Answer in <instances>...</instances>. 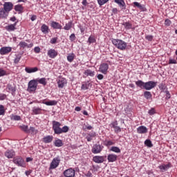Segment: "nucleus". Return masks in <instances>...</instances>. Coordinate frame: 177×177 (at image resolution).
Wrapping results in <instances>:
<instances>
[{
  "label": "nucleus",
  "mask_w": 177,
  "mask_h": 177,
  "mask_svg": "<svg viewBox=\"0 0 177 177\" xmlns=\"http://www.w3.org/2000/svg\"><path fill=\"white\" fill-rule=\"evenodd\" d=\"M102 150H103V146L95 144L92 148V153H93V154H99Z\"/></svg>",
  "instance_id": "9b49d317"
},
{
  "label": "nucleus",
  "mask_w": 177,
  "mask_h": 177,
  "mask_svg": "<svg viewBox=\"0 0 177 177\" xmlns=\"http://www.w3.org/2000/svg\"><path fill=\"white\" fill-rule=\"evenodd\" d=\"M93 129V127H92V126H91V125L83 127L84 131H86V129H87L88 131H91V130Z\"/></svg>",
  "instance_id": "052dcab7"
},
{
  "label": "nucleus",
  "mask_w": 177,
  "mask_h": 177,
  "mask_svg": "<svg viewBox=\"0 0 177 177\" xmlns=\"http://www.w3.org/2000/svg\"><path fill=\"white\" fill-rule=\"evenodd\" d=\"M156 86H157V82L149 81L145 82L144 89L146 91H151V89L156 88Z\"/></svg>",
  "instance_id": "423d86ee"
},
{
  "label": "nucleus",
  "mask_w": 177,
  "mask_h": 177,
  "mask_svg": "<svg viewBox=\"0 0 177 177\" xmlns=\"http://www.w3.org/2000/svg\"><path fill=\"white\" fill-rule=\"evenodd\" d=\"M53 140V136H47L43 138V142L44 143H50Z\"/></svg>",
  "instance_id": "7c9ffc66"
},
{
  "label": "nucleus",
  "mask_w": 177,
  "mask_h": 177,
  "mask_svg": "<svg viewBox=\"0 0 177 177\" xmlns=\"http://www.w3.org/2000/svg\"><path fill=\"white\" fill-rule=\"evenodd\" d=\"M71 27H73V21H69L65 24L64 26L63 30H66V31H68V30H71Z\"/></svg>",
  "instance_id": "4c0bfd02"
},
{
  "label": "nucleus",
  "mask_w": 177,
  "mask_h": 177,
  "mask_svg": "<svg viewBox=\"0 0 177 177\" xmlns=\"http://www.w3.org/2000/svg\"><path fill=\"white\" fill-rule=\"evenodd\" d=\"M93 161L96 162V164H102V162H104V157L96 156L93 158Z\"/></svg>",
  "instance_id": "6ab92c4d"
},
{
  "label": "nucleus",
  "mask_w": 177,
  "mask_h": 177,
  "mask_svg": "<svg viewBox=\"0 0 177 177\" xmlns=\"http://www.w3.org/2000/svg\"><path fill=\"white\" fill-rule=\"evenodd\" d=\"M50 43L52 45H55V44H57V37H53V38L50 39Z\"/></svg>",
  "instance_id": "603ef678"
},
{
  "label": "nucleus",
  "mask_w": 177,
  "mask_h": 177,
  "mask_svg": "<svg viewBox=\"0 0 177 177\" xmlns=\"http://www.w3.org/2000/svg\"><path fill=\"white\" fill-rule=\"evenodd\" d=\"M123 26L126 30H131V28H132V24L129 22L123 23Z\"/></svg>",
  "instance_id": "c03bdc74"
},
{
  "label": "nucleus",
  "mask_w": 177,
  "mask_h": 177,
  "mask_svg": "<svg viewBox=\"0 0 177 177\" xmlns=\"http://www.w3.org/2000/svg\"><path fill=\"white\" fill-rule=\"evenodd\" d=\"M41 31L43 34H49V31H50V30L49 29V26L44 24L41 26Z\"/></svg>",
  "instance_id": "aec40b11"
},
{
  "label": "nucleus",
  "mask_w": 177,
  "mask_h": 177,
  "mask_svg": "<svg viewBox=\"0 0 177 177\" xmlns=\"http://www.w3.org/2000/svg\"><path fill=\"white\" fill-rule=\"evenodd\" d=\"M34 51L35 53H39V52H41V48H39V46H36L34 48Z\"/></svg>",
  "instance_id": "0e129e2a"
},
{
  "label": "nucleus",
  "mask_w": 177,
  "mask_h": 177,
  "mask_svg": "<svg viewBox=\"0 0 177 177\" xmlns=\"http://www.w3.org/2000/svg\"><path fill=\"white\" fill-rule=\"evenodd\" d=\"M15 12H18V13H23L24 8L21 4H18L15 6Z\"/></svg>",
  "instance_id": "c756f323"
},
{
  "label": "nucleus",
  "mask_w": 177,
  "mask_h": 177,
  "mask_svg": "<svg viewBox=\"0 0 177 177\" xmlns=\"http://www.w3.org/2000/svg\"><path fill=\"white\" fill-rule=\"evenodd\" d=\"M166 88H167V86H165V84L160 83L159 84V89H160V91H165Z\"/></svg>",
  "instance_id": "3c124183"
},
{
  "label": "nucleus",
  "mask_w": 177,
  "mask_h": 177,
  "mask_svg": "<svg viewBox=\"0 0 177 177\" xmlns=\"http://www.w3.org/2000/svg\"><path fill=\"white\" fill-rule=\"evenodd\" d=\"M74 59H75V54L73 53L68 54L67 60L68 62H69V63H73Z\"/></svg>",
  "instance_id": "473e14b6"
},
{
  "label": "nucleus",
  "mask_w": 177,
  "mask_h": 177,
  "mask_svg": "<svg viewBox=\"0 0 177 177\" xmlns=\"http://www.w3.org/2000/svg\"><path fill=\"white\" fill-rule=\"evenodd\" d=\"M113 145H114V142L111 140H105L104 142V145L108 147L110 146H113Z\"/></svg>",
  "instance_id": "09e8293b"
},
{
  "label": "nucleus",
  "mask_w": 177,
  "mask_h": 177,
  "mask_svg": "<svg viewBox=\"0 0 177 177\" xmlns=\"http://www.w3.org/2000/svg\"><path fill=\"white\" fill-rule=\"evenodd\" d=\"M91 87H92V83L89 82H85L82 84L81 89H82V91H86Z\"/></svg>",
  "instance_id": "412c9836"
},
{
  "label": "nucleus",
  "mask_w": 177,
  "mask_h": 177,
  "mask_svg": "<svg viewBox=\"0 0 177 177\" xmlns=\"http://www.w3.org/2000/svg\"><path fill=\"white\" fill-rule=\"evenodd\" d=\"M6 75V71L3 70V68H0V77H5Z\"/></svg>",
  "instance_id": "13d9d810"
},
{
  "label": "nucleus",
  "mask_w": 177,
  "mask_h": 177,
  "mask_svg": "<svg viewBox=\"0 0 177 177\" xmlns=\"http://www.w3.org/2000/svg\"><path fill=\"white\" fill-rule=\"evenodd\" d=\"M19 46H20V48H22L23 49L28 48H32V46H34V44L30 43V44H27L26 43V41H20L19 44Z\"/></svg>",
  "instance_id": "a211bd4d"
},
{
  "label": "nucleus",
  "mask_w": 177,
  "mask_h": 177,
  "mask_svg": "<svg viewBox=\"0 0 177 177\" xmlns=\"http://www.w3.org/2000/svg\"><path fill=\"white\" fill-rule=\"evenodd\" d=\"M50 26L54 30H63V26H62L59 22L55 21H51Z\"/></svg>",
  "instance_id": "4468645a"
},
{
  "label": "nucleus",
  "mask_w": 177,
  "mask_h": 177,
  "mask_svg": "<svg viewBox=\"0 0 177 177\" xmlns=\"http://www.w3.org/2000/svg\"><path fill=\"white\" fill-rule=\"evenodd\" d=\"M15 151L13 150H8L5 152V156L7 157V158H13L15 156Z\"/></svg>",
  "instance_id": "a878e982"
},
{
  "label": "nucleus",
  "mask_w": 177,
  "mask_h": 177,
  "mask_svg": "<svg viewBox=\"0 0 177 177\" xmlns=\"http://www.w3.org/2000/svg\"><path fill=\"white\" fill-rule=\"evenodd\" d=\"M35 80L37 85H38V84H40L41 85H43V86H46V78L41 77V78H37Z\"/></svg>",
  "instance_id": "5701e85b"
},
{
  "label": "nucleus",
  "mask_w": 177,
  "mask_h": 177,
  "mask_svg": "<svg viewBox=\"0 0 177 177\" xmlns=\"http://www.w3.org/2000/svg\"><path fill=\"white\" fill-rule=\"evenodd\" d=\"M109 1V0H97V3H98V5H100V6H103V5H104L105 3H107Z\"/></svg>",
  "instance_id": "de8ad7c7"
},
{
  "label": "nucleus",
  "mask_w": 177,
  "mask_h": 177,
  "mask_svg": "<svg viewBox=\"0 0 177 177\" xmlns=\"http://www.w3.org/2000/svg\"><path fill=\"white\" fill-rule=\"evenodd\" d=\"M3 10L9 14V12L13 10V3L12 2H5L3 5Z\"/></svg>",
  "instance_id": "9d476101"
},
{
  "label": "nucleus",
  "mask_w": 177,
  "mask_h": 177,
  "mask_svg": "<svg viewBox=\"0 0 177 177\" xmlns=\"http://www.w3.org/2000/svg\"><path fill=\"white\" fill-rule=\"evenodd\" d=\"M153 38H154V37L153 35H147L145 37V39H147V41H153Z\"/></svg>",
  "instance_id": "680f3d73"
},
{
  "label": "nucleus",
  "mask_w": 177,
  "mask_h": 177,
  "mask_svg": "<svg viewBox=\"0 0 177 177\" xmlns=\"http://www.w3.org/2000/svg\"><path fill=\"white\" fill-rule=\"evenodd\" d=\"M111 151H113L114 153H121V149H120L118 147H112L111 148Z\"/></svg>",
  "instance_id": "a18cd8bd"
},
{
  "label": "nucleus",
  "mask_w": 177,
  "mask_h": 177,
  "mask_svg": "<svg viewBox=\"0 0 177 177\" xmlns=\"http://www.w3.org/2000/svg\"><path fill=\"white\" fill-rule=\"evenodd\" d=\"M107 71H109V64L102 63L99 67V72L106 75L107 74Z\"/></svg>",
  "instance_id": "6e6552de"
},
{
  "label": "nucleus",
  "mask_w": 177,
  "mask_h": 177,
  "mask_svg": "<svg viewBox=\"0 0 177 177\" xmlns=\"http://www.w3.org/2000/svg\"><path fill=\"white\" fill-rule=\"evenodd\" d=\"M171 167V163L169 164H162L160 166H158V168L160 171V172H166L169 168Z\"/></svg>",
  "instance_id": "dca6fc26"
},
{
  "label": "nucleus",
  "mask_w": 177,
  "mask_h": 177,
  "mask_svg": "<svg viewBox=\"0 0 177 177\" xmlns=\"http://www.w3.org/2000/svg\"><path fill=\"white\" fill-rule=\"evenodd\" d=\"M39 103H42L43 104H46V106H56L57 104V101L56 100H50L45 102V100L39 101Z\"/></svg>",
  "instance_id": "2eb2a0df"
},
{
  "label": "nucleus",
  "mask_w": 177,
  "mask_h": 177,
  "mask_svg": "<svg viewBox=\"0 0 177 177\" xmlns=\"http://www.w3.org/2000/svg\"><path fill=\"white\" fill-rule=\"evenodd\" d=\"M10 52H12V47L4 46L0 48V55L2 56L8 55V53H10Z\"/></svg>",
  "instance_id": "f8f14e48"
},
{
  "label": "nucleus",
  "mask_w": 177,
  "mask_h": 177,
  "mask_svg": "<svg viewBox=\"0 0 177 177\" xmlns=\"http://www.w3.org/2000/svg\"><path fill=\"white\" fill-rule=\"evenodd\" d=\"M84 74L87 75V77H95V71H91V69L86 70Z\"/></svg>",
  "instance_id": "c9c22d12"
},
{
  "label": "nucleus",
  "mask_w": 177,
  "mask_h": 177,
  "mask_svg": "<svg viewBox=\"0 0 177 177\" xmlns=\"http://www.w3.org/2000/svg\"><path fill=\"white\" fill-rule=\"evenodd\" d=\"M60 127H62V123L55 120L53 121V129L55 135L67 133V131L70 129L68 126H64L62 128Z\"/></svg>",
  "instance_id": "f257e3e1"
},
{
  "label": "nucleus",
  "mask_w": 177,
  "mask_h": 177,
  "mask_svg": "<svg viewBox=\"0 0 177 177\" xmlns=\"http://www.w3.org/2000/svg\"><path fill=\"white\" fill-rule=\"evenodd\" d=\"M47 55L50 59H55L57 56L58 53L57 50L50 48L48 50Z\"/></svg>",
  "instance_id": "ddd939ff"
},
{
  "label": "nucleus",
  "mask_w": 177,
  "mask_h": 177,
  "mask_svg": "<svg viewBox=\"0 0 177 177\" xmlns=\"http://www.w3.org/2000/svg\"><path fill=\"white\" fill-rule=\"evenodd\" d=\"M93 136V135H91V134H88L86 137V139L87 140L88 142H91L92 141V137Z\"/></svg>",
  "instance_id": "69168bd1"
},
{
  "label": "nucleus",
  "mask_w": 177,
  "mask_h": 177,
  "mask_svg": "<svg viewBox=\"0 0 177 177\" xmlns=\"http://www.w3.org/2000/svg\"><path fill=\"white\" fill-rule=\"evenodd\" d=\"M0 115H5V106L0 105Z\"/></svg>",
  "instance_id": "8fccbe9b"
},
{
  "label": "nucleus",
  "mask_w": 177,
  "mask_h": 177,
  "mask_svg": "<svg viewBox=\"0 0 177 177\" xmlns=\"http://www.w3.org/2000/svg\"><path fill=\"white\" fill-rule=\"evenodd\" d=\"M21 59V55H20V54L15 55V58L14 59V63L15 64H19V62H20Z\"/></svg>",
  "instance_id": "a19ab883"
},
{
  "label": "nucleus",
  "mask_w": 177,
  "mask_h": 177,
  "mask_svg": "<svg viewBox=\"0 0 177 177\" xmlns=\"http://www.w3.org/2000/svg\"><path fill=\"white\" fill-rule=\"evenodd\" d=\"M16 26H17V22H15L14 24H10L8 26H6V30L7 31H15L16 30Z\"/></svg>",
  "instance_id": "cd10ccee"
},
{
  "label": "nucleus",
  "mask_w": 177,
  "mask_h": 177,
  "mask_svg": "<svg viewBox=\"0 0 177 177\" xmlns=\"http://www.w3.org/2000/svg\"><path fill=\"white\" fill-rule=\"evenodd\" d=\"M28 132H31L32 133L36 134L38 133V130L35 129V128L34 127H30Z\"/></svg>",
  "instance_id": "4d7b16f0"
},
{
  "label": "nucleus",
  "mask_w": 177,
  "mask_h": 177,
  "mask_svg": "<svg viewBox=\"0 0 177 177\" xmlns=\"http://www.w3.org/2000/svg\"><path fill=\"white\" fill-rule=\"evenodd\" d=\"M171 24H172V21H171V20L167 19L165 21V26H167V27H169V26H171Z\"/></svg>",
  "instance_id": "bf43d9fd"
},
{
  "label": "nucleus",
  "mask_w": 177,
  "mask_h": 177,
  "mask_svg": "<svg viewBox=\"0 0 177 177\" xmlns=\"http://www.w3.org/2000/svg\"><path fill=\"white\" fill-rule=\"evenodd\" d=\"M165 93H166V99L167 100L171 99V93H169V91H166Z\"/></svg>",
  "instance_id": "338daca9"
},
{
  "label": "nucleus",
  "mask_w": 177,
  "mask_h": 177,
  "mask_svg": "<svg viewBox=\"0 0 177 177\" xmlns=\"http://www.w3.org/2000/svg\"><path fill=\"white\" fill-rule=\"evenodd\" d=\"M114 2L118 3L122 10L126 9L127 6H125V1H124V0H114Z\"/></svg>",
  "instance_id": "b1692460"
},
{
  "label": "nucleus",
  "mask_w": 177,
  "mask_h": 177,
  "mask_svg": "<svg viewBox=\"0 0 177 177\" xmlns=\"http://www.w3.org/2000/svg\"><path fill=\"white\" fill-rule=\"evenodd\" d=\"M148 113L149 115H154L156 114V109L154 108H151L149 111Z\"/></svg>",
  "instance_id": "6e6d98bb"
},
{
  "label": "nucleus",
  "mask_w": 177,
  "mask_h": 177,
  "mask_svg": "<svg viewBox=\"0 0 177 177\" xmlns=\"http://www.w3.org/2000/svg\"><path fill=\"white\" fill-rule=\"evenodd\" d=\"M19 128L21 129V131H24V132H26L27 133H28L29 132L28 126L26 124H22L19 126Z\"/></svg>",
  "instance_id": "ea45409f"
},
{
  "label": "nucleus",
  "mask_w": 177,
  "mask_h": 177,
  "mask_svg": "<svg viewBox=\"0 0 177 177\" xmlns=\"http://www.w3.org/2000/svg\"><path fill=\"white\" fill-rule=\"evenodd\" d=\"M37 88H38V83H37V80L33 79L28 83L27 91L30 93H32L37 91Z\"/></svg>",
  "instance_id": "7ed1b4c3"
},
{
  "label": "nucleus",
  "mask_w": 177,
  "mask_h": 177,
  "mask_svg": "<svg viewBox=\"0 0 177 177\" xmlns=\"http://www.w3.org/2000/svg\"><path fill=\"white\" fill-rule=\"evenodd\" d=\"M11 120L12 121H20L21 120V117H20V115H12Z\"/></svg>",
  "instance_id": "37998d69"
},
{
  "label": "nucleus",
  "mask_w": 177,
  "mask_h": 177,
  "mask_svg": "<svg viewBox=\"0 0 177 177\" xmlns=\"http://www.w3.org/2000/svg\"><path fill=\"white\" fill-rule=\"evenodd\" d=\"M87 44L88 45H91V44H96V38H95V36L90 35V37L88 39Z\"/></svg>",
  "instance_id": "2f4dec72"
},
{
  "label": "nucleus",
  "mask_w": 177,
  "mask_h": 177,
  "mask_svg": "<svg viewBox=\"0 0 177 177\" xmlns=\"http://www.w3.org/2000/svg\"><path fill=\"white\" fill-rule=\"evenodd\" d=\"M148 131L149 130L147 129V127H146V126H140L137 128V132L140 134L147 133Z\"/></svg>",
  "instance_id": "f3484780"
},
{
  "label": "nucleus",
  "mask_w": 177,
  "mask_h": 177,
  "mask_svg": "<svg viewBox=\"0 0 177 177\" xmlns=\"http://www.w3.org/2000/svg\"><path fill=\"white\" fill-rule=\"evenodd\" d=\"M9 14L3 8H0V19H7Z\"/></svg>",
  "instance_id": "393cba45"
},
{
  "label": "nucleus",
  "mask_w": 177,
  "mask_h": 177,
  "mask_svg": "<svg viewBox=\"0 0 177 177\" xmlns=\"http://www.w3.org/2000/svg\"><path fill=\"white\" fill-rule=\"evenodd\" d=\"M75 34L72 33L70 36H69V39L71 42H74V41H75Z\"/></svg>",
  "instance_id": "864d4df0"
},
{
  "label": "nucleus",
  "mask_w": 177,
  "mask_h": 177,
  "mask_svg": "<svg viewBox=\"0 0 177 177\" xmlns=\"http://www.w3.org/2000/svg\"><path fill=\"white\" fill-rule=\"evenodd\" d=\"M134 6H136V8H138V9H140V10H145V7L143 6H142L141 4H140L138 2L135 1L133 3Z\"/></svg>",
  "instance_id": "79ce46f5"
},
{
  "label": "nucleus",
  "mask_w": 177,
  "mask_h": 177,
  "mask_svg": "<svg viewBox=\"0 0 177 177\" xmlns=\"http://www.w3.org/2000/svg\"><path fill=\"white\" fill-rule=\"evenodd\" d=\"M57 84L58 88L62 89V88H64V86L67 85V80H66L64 77H59L57 80Z\"/></svg>",
  "instance_id": "0eeeda50"
},
{
  "label": "nucleus",
  "mask_w": 177,
  "mask_h": 177,
  "mask_svg": "<svg viewBox=\"0 0 177 177\" xmlns=\"http://www.w3.org/2000/svg\"><path fill=\"white\" fill-rule=\"evenodd\" d=\"M6 90L8 92H11L12 93H15V92H16V88L12 86V84H8Z\"/></svg>",
  "instance_id": "e433bc0d"
},
{
  "label": "nucleus",
  "mask_w": 177,
  "mask_h": 177,
  "mask_svg": "<svg viewBox=\"0 0 177 177\" xmlns=\"http://www.w3.org/2000/svg\"><path fill=\"white\" fill-rule=\"evenodd\" d=\"M32 114H34L35 115H38V114L42 113V109L35 106L32 108Z\"/></svg>",
  "instance_id": "bb28decb"
},
{
  "label": "nucleus",
  "mask_w": 177,
  "mask_h": 177,
  "mask_svg": "<svg viewBox=\"0 0 177 177\" xmlns=\"http://www.w3.org/2000/svg\"><path fill=\"white\" fill-rule=\"evenodd\" d=\"M54 145L55 147H62V146H63V141L60 139H57L55 141Z\"/></svg>",
  "instance_id": "58836bf2"
},
{
  "label": "nucleus",
  "mask_w": 177,
  "mask_h": 177,
  "mask_svg": "<svg viewBox=\"0 0 177 177\" xmlns=\"http://www.w3.org/2000/svg\"><path fill=\"white\" fill-rule=\"evenodd\" d=\"M145 145L147 147H153V143L151 142V140H146L145 141Z\"/></svg>",
  "instance_id": "49530a36"
},
{
  "label": "nucleus",
  "mask_w": 177,
  "mask_h": 177,
  "mask_svg": "<svg viewBox=\"0 0 177 177\" xmlns=\"http://www.w3.org/2000/svg\"><path fill=\"white\" fill-rule=\"evenodd\" d=\"M107 160H108L109 162H114L115 161H117V155L109 154V155H108Z\"/></svg>",
  "instance_id": "c85d7f7f"
},
{
  "label": "nucleus",
  "mask_w": 177,
  "mask_h": 177,
  "mask_svg": "<svg viewBox=\"0 0 177 177\" xmlns=\"http://www.w3.org/2000/svg\"><path fill=\"white\" fill-rule=\"evenodd\" d=\"M25 71L28 74H31L32 73H37V71H38V67H33V68L26 67Z\"/></svg>",
  "instance_id": "4be33fe9"
},
{
  "label": "nucleus",
  "mask_w": 177,
  "mask_h": 177,
  "mask_svg": "<svg viewBox=\"0 0 177 177\" xmlns=\"http://www.w3.org/2000/svg\"><path fill=\"white\" fill-rule=\"evenodd\" d=\"M113 129H114L115 133H118L121 132V127H120L118 126L117 127H115Z\"/></svg>",
  "instance_id": "e2e57ef3"
},
{
  "label": "nucleus",
  "mask_w": 177,
  "mask_h": 177,
  "mask_svg": "<svg viewBox=\"0 0 177 177\" xmlns=\"http://www.w3.org/2000/svg\"><path fill=\"white\" fill-rule=\"evenodd\" d=\"M60 164V157L57 156L53 159L50 164L49 169H56Z\"/></svg>",
  "instance_id": "39448f33"
},
{
  "label": "nucleus",
  "mask_w": 177,
  "mask_h": 177,
  "mask_svg": "<svg viewBox=\"0 0 177 177\" xmlns=\"http://www.w3.org/2000/svg\"><path fill=\"white\" fill-rule=\"evenodd\" d=\"M64 176L65 177H75V170L73 168L67 169L64 171Z\"/></svg>",
  "instance_id": "1a4fd4ad"
},
{
  "label": "nucleus",
  "mask_w": 177,
  "mask_h": 177,
  "mask_svg": "<svg viewBox=\"0 0 177 177\" xmlns=\"http://www.w3.org/2000/svg\"><path fill=\"white\" fill-rule=\"evenodd\" d=\"M85 176L86 177H92V173L91 171H88L87 173L85 174Z\"/></svg>",
  "instance_id": "774afa93"
},
{
  "label": "nucleus",
  "mask_w": 177,
  "mask_h": 177,
  "mask_svg": "<svg viewBox=\"0 0 177 177\" xmlns=\"http://www.w3.org/2000/svg\"><path fill=\"white\" fill-rule=\"evenodd\" d=\"M112 44L119 50H127L128 48V43L124 41L122 39H113Z\"/></svg>",
  "instance_id": "f03ea898"
},
{
  "label": "nucleus",
  "mask_w": 177,
  "mask_h": 177,
  "mask_svg": "<svg viewBox=\"0 0 177 177\" xmlns=\"http://www.w3.org/2000/svg\"><path fill=\"white\" fill-rule=\"evenodd\" d=\"M145 82H144L142 80H138L136 82V85L138 86V88H140L141 89H145Z\"/></svg>",
  "instance_id": "72a5a7b5"
},
{
  "label": "nucleus",
  "mask_w": 177,
  "mask_h": 177,
  "mask_svg": "<svg viewBox=\"0 0 177 177\" xmlns=\"http://www.w3.org/2000/svg\"><path fill=\"white\" fill-rule=\"evenodd\" d=\"M111 127L113 129L118 127V122H117V120L113 122L112 123H111Z\"/></svg>",
  "instance_id": "5fc2aeb1"
},
{
  "label": "nucleus",
  "mask_w": 177,
  "mask_h": 177,
  "mask_svg": "<svg viewBox=\"0 0 177 177\" xmlns=\"http://www.w3.org/2000/svg\"><path fill=\"white\" fill-rule=\"evenodd\" d=\"M12 162L17 167H21L22 168H26V162L21 156H16L13 158Z\"/></svg>",
  "instance_id": "20e7f679"
},
{
  "label": "nucleus",
  "mask_w": 177,
  "mask_h": 177,
  "mask_svg": "<svg viewBox=\"0 0 177 177\" xmlns=\"http://www.w3.org/2000/svg\"><path fill=\"white\" fill-rule=\"evenodd\" d=\"M152 95L150 91H145L144 92V97L147 99V100H151L152 99Z\"/></svg>",
  "instance_id": "f704fd0d"
}]
</instances>
